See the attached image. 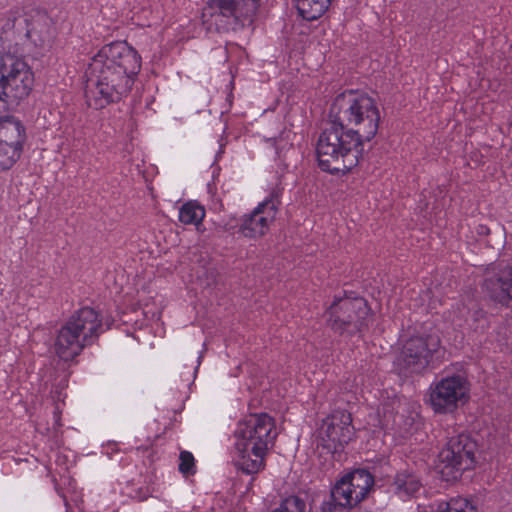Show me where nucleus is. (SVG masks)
<instances>
[{
    "instance_id": "5",
    "label": "nucleus",
    "mask_w": 512,
    "mask_h": 512,
    "mask_svg": "<svg viewBox=\"0 0 512 512\" xmlns=\"http://www.w3.org/2000/svg\"><path fill=\"white\" fill-rule=\"evenodd\" d=\"M102 319L91 307L74 312L58 330L53 349L64 361L73 360L86 346L93 344L103 332Z\"/></svg>"
},
{
    "instance_id": "19",
    "label": "nucleus",
    "mask_w": 512,
    "mask_h": 512,
    "mask_svg": "<svg viewBox=\"0 0 512 512\" xmlns=\"http://www.w3.org/2000/svg\"><path fill=\"white\" fill-rule=\"evenodd\" d=\"M432 510L434 512H477L474 503L463 497L438 502L432 506Z\"/></svg>"
},
{
    "instance_id": "6",
    "label": "nucleus",
    "mask_w": 512,
    "mask_h": 512,
    "mask_svg": "<svg viewBox=\"0 0 512 512\" xmlns=\"http://www.w3.org/2000/svg\"><path fill=\"white\" fill-rule=\"evenodd\" d=\"M33 82V72L24 59L0 53V113L27 97Z\"/></svg>"
},
{
    "instance_id": "11",
    "label": "nucleus",
    "mask_w": 512,
    "mask_h": 512,
    "mask_svg": "<svg viewBox=\"0 0 512 512\" xmlns=\"http://www.w3.org/2000/svg\"><path fill=\"white\" fill-rule=\"evenodd\" d=\"M439 345V338L433 335L415 336L408 339L396 360L400 372L419 373L423 371Z\"/></svg>"
},
{
    "instance_id": "16",
    "label": "nucleus",
    "mask_w": 512,
    "mask_h": 512,
    "mask_svg": "<svg viewBox=\"0 0 512 512\" xmlns=\"http://www.w3.org/2000/svg\"><path fill=\"white\" fill-rule=\"evenodd\" d=\"M319 434L324 441L333 443L335 447L347 444L354 435L351 415L345 411L334 412L323 421Z\"/></svg>"
},
{
    "instance_id": "3",
    "label": "nucleus",
    "mask_w": 512,
    "mask_h": 512,
    "mask_svg": "<svg viewBox=\"0 0 512 512\" xmlns=\"http://www.w3.org/2000/svg\"><path fill=\"white\" fill-rule=\"evenodd\" d=\"M329 118L363 145L376 136L380 111L373 98L365 93L349 90L334 99Z\"/></svg>"
},
{
    "instance_id": "4",
    "label": "nucleus",
    "mask_w": 512,
    "mask_h": 512,
    "mask_svg": "<svg viewBox=\"0 0 512 512\" xmlns=\"http://www.w3.org/2000/svg\"><path fill=\"white\" fill-rule=\"evenodd\" d=\"M362 152L363 145L331 120L330 126L320 134L316 146L320 169L331 174L350 171L358 164Z\"/></svg>"
},
{
    "instance_id": "22",
    "label": "nucleus",
    "mask_w": 512,
    "mask_h": 512,
    "mask_svg": "<svg viewBox=\"0 0 512 512\" xmlns=\"http://www.w3.org/2000/svg\"><path fill=\"white\" fill-rule=\"evenodd\" d=\"M179 471L184 475H193L195 473V460L192 453L182 451L179 456Z\"/></svg>"
},
{
    "instance_id": "18",
    "label": "nucleus",
    "mask_w": 512,
    "mask_h": 512,
    "mask_svg": "<svg viewBox=\"0 0 512 512\" xmlns=\"http://www.w3.org/2000/svg\"><path fill=\"white\" fill-rule=\"evenodd\" d=\"M332 0H296L299 14L306 20L320 18L329 8Z\"/></svg>"
},
{
    "instance_id": "7",
    "label": "nucleus",
    "mask_w": 512,
    "mask_h": 512,
    "mask_svg": "<svg viewBox=\"0 0 512 512\" xmlns=\"http://www.w3.org/2000/svg\"><path fill=\"white\" fill-rule=\"evenodd\" d=\"M329 327L340 335H355L368 326L370 309L361 297L335 298L326 311Z\"/></svg>"
},
{
    "instance_id": "15",
    "label": "nucleus",
    "mask_w": 512,
    "mask_h": 512,
    "mask_svg": "<svg viewBox=\"0 0 512 512\" xmlns=\"http://www.w3.org/2000/svg\"><path fill=\"white\" fill-rule=\"evenodd\" d=\"M483 292L492 300L506 304L512 300V267H492L486 270Z\"/></svg>"
},
{
    "instance_id": "1",
    "label": "nucleus",
    "mask_w": 512,
    "mask_h": 512,
    "mask_svg": "<svg viewBox=\"0 0 512 512\" xmlns=\"http://www.w3.org/2000/svg\"><path fill=\"white\" fill-rule=\"evenodd\" d=\"M89 68L91 76L85 92L87 103L101 109L130 91L141 69V57L126 42H113L98 51Z\"/></svg>"
},
{
    "instance_id": "23",
    "label": "nucleus",
    "mask_w": 512,
    "mask_h": 512,
    "mask_svg": "<svg viewBox=\"0 0 512 512\" xmlns=\"http://www.w3.org/2000/svg\"><path fill=\"white\" fill-rule=\"evenodd\" d=\"M37 32V27L35 25H32L31 28L27 30V35L31 36L32 34H36Z\"/></svg>"
},
{
    "instance_id": "10",
    "label": "nucleus",
    "mask_w": 512,
    "mask_h": 512,
    "mask_svg": "<svg viewBox=\"0 0 512 512\" xmlns=\"http://www.w3.org/2000/svg\"><path fill=\"white\" fill-rule=\"evenodd\" d=\"M280 204L279 191L273 189L250 213L241 217L237 224L238 232L243 237L254 240L264 237L276 220Z\"/></svg>"
},
{
    "instance_id": "2",
    "label": "nucleus",
    "mask_w": 512,
    "mask_h": 512,
    "mask_svg": "<svg viewBox=\"0 0 512 512\" xmlns=\"http://www.w3.org/2000/svg\"><path fill=\"white\" fill-rule=\"evenodd\" d=\"M234 436V466L247 475L262 471L277 437L274 419L266 413L250 414L238 423Z\"/></svg>"
},
{
    "instance_id": "14",
    "label": "nucleus",
    "mask_w": 512,
    "mask_h": 512,
    "mask_svg": "<svg viewBox=\"0 0 512 512\" xmlns=\"http://www.w3.org/2000/svg\"><path fill=\"white\" fill-rule=\"evenodd\" d=\"M259 0H210L218 29H228L232 24L251 18L258 9Z\"/></svg>"
},
{
    "instance_id": "17",
    "label": "nucleus",
    "mask_w": 512,
    "mask_h": 512,
    "mask_svg": "<svg viewBox=\"0 0 512 512\" xmlns=\"http://www.w3.org/2000/svg\"><path fill=\"white\" fill-rule=\"evenodd\" d=\"M422 486V482L416 474L406 471L397 473L392 484L394 494L404 501L416 497Z\"/></svg>"
},
{
    "instance_id": "12",
    "label": "nucleus",
    "mask_w": 512,
    "mask_h": 512,
    "mask_svg": "<svg viewBox=\"0 0 512 512\" xmlns=\"http://www.w3.org/2000/svg\"><path fill=\"white\" fill-rule=\"evenodd\" d=\"M374 477L365 469H357L339 479L331 490L333 501L341 507H353L371 490Z\"/></svg>"
},
{
    "instance_id": "9",
    "label": "nucleus",
    "mask_w": 512,
    "mask_h": 512,
    "mask_svg": "<svg viewBox=\"0 0 512 512\" xmlns=\"http://www.w3.org/2000/svg\"><path fill=\"white\" fill-rule=\"evenodd\" d=\"M469 391V382L464 376L447 375L430 386L429 404L435 413H452L468 401Z\"/></svg>"
},
{
    "instance_id": "25",
    "label": "nucleus",
    "mask_w": 512,
    "mask_h": 512,
    "mask_svg": "<svg viewBox=\"0 0 512 512\" xmlns=\"http://www.w3.org/2000/svg\"><path fill=\"white\" fill-rule=\"evenodd\" d=\"M40 17L43 19V21H44V22H46V21L48 20V18L46 17V15H41Z\"/></svg>"
},
{
    "instance_id": "8",
    "label": "nucleus",
    "mask_w": 512,
    "mask_h": 512,
    "mask_svg": "<svg viewBox=\"0 0 512 512\" xmlns=\"http://www.w3.org/2000/svg\"><path fill=\"white\" fill-rule=\"evenodd\" d=\"M476 443L466 434L459 433L449 438L439 452L437 468L445 481L457 480L464 471L475 464Z\"/></svg>"
},
{
    "instance_id": "24",
    "label": "nucleus",
    "mask_w": 512,
    "mask_h": 512,
    "mask_svg": "<svg viewBox=\"0 0 512 512\" xmlns=\"http://www.w3.org/2000/svg\"><path fill=\"white\" fill-rule=\"evenodd\" d=\"M235 226H236V224L232 223V221H229V222H227V223H226V227H227V229H229V228H233V227H235Z\"/></svg>"
},
{
    "instance_id": "20",
    "label": "nucleus",
    "mask_w": 512,
    "mask_h": 512,
    "mask_svg": "<svg viewBox=\"0 0 512 512\" xmlns=\"http://www.w3.org/2000/svg\"><path fill=\"white\" fill-rule=\"evenodd\" d=\"M205 217V209L197 202L189 201L179 209V221L185 225H198Z\"/></svg>"
},
{
    "instance_id": "13",
    "label": "nucleus",
    "mask_w": 512,
    "mask_h": 512,
    "mask_svg": "<svg viewBox=\"0 0 512 512\" xmlns=\"http://www.w3.org/2000/svg\"><path fill=\"white\" fill-rule=\"evenodd\" d=\"M25 128L14 117H0V169L10 168L21 156Z\"/></svg>"
},
{
    "instance_id": "21",
    "label": "nucleus",
    "mask_w": 512,
    "mask_h": 512,
    "mask_svg": "<svg viewBox=\"0 0 512 512\" xmlns=\"http://www.w3.org/2000/svg\"><path fill=\"white\" fill-rule=\"evenodd\" d=\"M272 512H307L306 503L297 496H290L282 500Z\"/></svg>"
}]
</instances>
